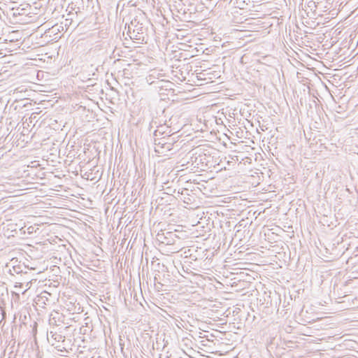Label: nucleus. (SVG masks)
I'll list each match as a JSON object with an SVG mask.
<instances>
[{
    "mask_svg": "<svg viewBox=\"0 0 358 358\" xmlns=\"http://www.w3.org/2000/svg\"><path fill=\"white\" fill-rule=\"evenodd\" d=\"M163 127L158 128L154 132L155 150L159 154H163L164 151L161 148L166 143L175 142L174 138L171 135L164 136V131H162Z\"/></svg>",
    "mask_w": 358,
    "mask_h": 358,
    "instance_id": "obj_1",
    "label": "nucleus"
},
{
    "mask_svg": "<svg viewBox=\"0 0 358 358\" xmlns=\"http://www.w3.org/2000/svg\"><path fill=\"white\" fill-rule=\"evenodd\" d=\"M144 27L136 20L134 21H131V24L128 26V34L130 38L132 40H136L138 43L144 41Z\"/></svg>",
    "mask_w": 358,
    "mask_h": 358,
    "instance_id": "obj_2",
    "label": "nucleus"
},
{
    "mask_svg": "<svg viewBox=\"0 0 358 358\" xmlns=\"http://www.w3.org/2000/svg\"><path fill=\"white\" fill-rule=\"evenodd\" d=\"M282 11L270 12V34L278 36L280 33L282 23Z\"/></svg>",
    "mask_w": 358,
    "mask_h": 358,
    "instance_id": "obj_3",
    "label": "nucleus"
},
{
    "mask_svg": "<svg viewBox=\"0 0 358 358\" xmlns=\"http://www.w3.org/2000/svg\"><path fill=\"white\" fill-rule=\"evenodd\" d=\"M48 341L52 345H55L56 348H59L60 346L57 345L61 342L65 341V337L60 333H58L56 330L50 329L47 335Z\"/></svg>",
    "mask_w": 358,
    "mask_h": 358,
    "instance_id": "obj_4",
    "label": "nucleus"
},
{
    "mask_svg": "<svg viewBox=\"0 0 358 358\" xmlns=\"http://www.w3.org/2000/svg\"><path fill=\"white\" fill-rule=\"evenodd\" d=\"M284 254L280 253V255H275L270 257V265L272 266L273 269H278L282 268L285 264Z\"/></svg>",
    "mask_w": 358,
    "mask_h": 358,
    "instance_id": "obj_5",
    "label": "nucleus"
},
{
    "mask_svg": "<svg viewBox=\"0 0 358 358\" xmlns=\"http://www.w3.org/2000/svg\"><path fill=\"white\" fill-rule=\"evenodd\" d=\"M286 7V0H270V12L282 11Z\"/></svg>",
    "mask_w": 358,
    "mask_h": 358,
    "instance_id": "obj_6",
    "label": "nucleus"
},
{
    "mask_svg": "<svg viewBox=\"0 0 358 358\" xmlns=\"http://www.w3.org/2000/svg\"><path fill=\"white\" fill-rule=\"evenodd\" d=\"M271 240V236L270 235V241ZM271 242L270 241V257H273L275 255H280V253H283L285 255L282 246H280L278 244L271 245Z\"/></svg>",
    "mask_w": 358,
    "mask_h": 358,
    "instance_id": "obj_7",
    "label": "nucleus"
},
{
    "mask_svg": "<svg viewBox=\"0 0 358 358\" xmlns=\"http://www.w3.org/2000/svg\"><path fill=\"white\" fill-rule=\"evenodd\" d=\"M27 266L24 264L20 263L17 266L12 268L10 271H7L8 273H10L11 275L15 274H20V273H27Z\"/></svg>",
    "mask_w": 358,
    "mask_h": 358,
    "instance_id": "obj_8",
    "label": "nucleus"
},
{
    "mask_svg": "<svg viewBox=\"0 0 358 358\" xmlns=\"http://www.w3.org/2000/svg\"><path fill=\"white\" fill-rule=\"evenodd\" d=\"M61 317L60 314L59 313H55L54 315L52 314L50 315V320H49V324L51 327V329L55 330V328L59 325L57 324V320H59V317Z\"/></svg>",
    "mask_w": 358,
    "mask_h": 358,
    "instance_id": "obj_9",
    "label": "nucleus"
},
{
    "mask_svg": "<svg viewBox=\"0 0 358 358\" xmlns=\"http://www.w3.org/2000/svg\"><path fill=\"white\" fill-rule=\"evenodd\" d=\"M21 262L20 261H18V259L17 258H13L12 259L10 260L9 262H8L6 264V271H10V269L16 266H17L18 264H20Z\"/></svg>",
    "mask_w": 358,
    "mask_h": 358,
    "instance_id": "obj_10",
    "label": "nucleus"
},
{
    "mask_svg": "<svg viewBox=\"0 0 358 358\" xmlns=\"http://www.w3.org/2000/svg\"><path fill=\"white\" fill-rule=\"evenodd\" d=\"M170 83L169 81L168 80H159L155 82V83L154 84L155 85L156 87L157 88H159V89H163V88H166L168 87V85Z\"/></svg>",
    "mask_w": 358,
    "mask_h": 358,
    "instance_id": "obj_11",
    "label": "nucleus"
},
{
    "mask_svg": "<svg viewBox=\"0 0 358 358\" xmlns=\"http://www.w3.org/2000/svg\"><path fill=\"white\" fill-rule=\"evenodd\" d=\"M175 142L166 143L164 145H163L161 149L163 150L164 153L162 155H166L167 152L171 151L173 149V145Z\"/></svg>",
    "mask_w": 358,
    "mask_h": 358,
    "instance_id": "obj_12",
    "label": "nucleus"
},
{
    "mask_svg": "<svg viewBox=\"0 0 358 358\" xmlns=\"http://www.w3.org/2000/svg\"><path fill=\"white\" fill-rule=\"evenodd\" d=\"M155 74H156V72L154 71V72L151 73L150 74H149L148 76L146 78L147 82L149 84L152 85V84L155 83L156 81L154 80L155 78H157V76Z\"/></svg>",
    "mask_w": 358,
    "mask_h": 358,
    "instance_id": "obj_13",
    "label": "nucleus"
},
{
    "mask_svg": "<svg viewBox=\"0 0 358 358\" xmlns=\"http://www.w3.org/2000/svg\"><path fill=\"white\" fill-rule=\"evenodd\" d=\"M165 235L166 234L164 233L158 234L157 236V240L159 241L160 242H162V243L166 244V245H171L172 243H171L170 241H164Z\"/></svg>",
    "mask_w": 358,
    "mask_h": 358,
    "instance_id": "obj_14",
    "label": "nucleus"
},
{
    "mask_svg": "<svg viewBox=\"0 0 358 358\" xmlns=\"http://www.w3.org/2000/svg\"><path fill=\"white\" fill-rule=\"evenodd\" d=\"M173 236L176 237V235L175 234H173V232L168 231V232H166V234L164 236V241H170L171 243H172V244H173V242L171 241H173Z\"/></svg>",
    "mask_w": 358,
    "mask_h": 358,
    "instance_id": "obj_15",
    "label": "nucleus"
},
{
    "mask_svg": "<svg viewBox=\"0 0 358 358\" xmlns=\"http://www.w3.org/2000/svg\"><path fill=\"white\" fill-rule=\"evenodd\" d=\"M277 219V215L275 213H270V220H275Z\"/></svg>",
    "mask_w": 358,
    "mask_h": 358,
    "instance_id": "obj_16",
    "label": "nucleus"
},
{
    "mask_svg": "<svg viewBox=\"0 0 358 358\" xmlns=\"http://www.w3.org/2000/svg\"><path fill=\"white\" fill-rule=\"evenodd\" d=\"M262 233H264V238L266 239V231H265V226L264 227L263 230H262V231H261L260 234L262 235Z\"/></svg>",
    "mask_w": 358,
    "mask_h": 358,
    "instance_id": "obj_17",
    "label": "nucleus"
},
{
    "mask_svg": "<svg viewBox=\"0 0 358 358\" xmlns=\"http://www.w3.org/2000/svg\"><path fill=\"white\" fill-rule=\"evenodd\" d=\"M273 138V135H272L271 137H270V141L272 140V138Z\"/></svg>",
    "mask_w": 358,
    "mask_h": 358,
    "instance_id": "obj_18",
    "label": "nucleus"
},
{
    "mask_svg": "<svg viewBox=\"0 0 358 358\" xmlns=\"http://www.w3.org/2000/svg\"><path fill=\"white\" fill-rule=\"evenodd\" d=\"M272 206H273V204H270L269 208H271Z\"/></svg>",
    "mask_w": 358,
    "mask_h": 358,
    "instance_id": "obj_19",
    "label": "nucleus"
}]
</instances>
